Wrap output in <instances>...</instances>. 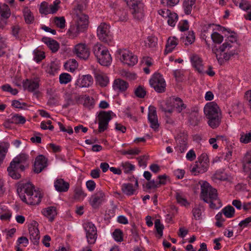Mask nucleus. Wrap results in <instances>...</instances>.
I'll return each instance as SVG.
<instances>
[{"mask_svg":"<svg viewBox=\"0 0 251 251\" xmlns=\"http://www.w3.org/2000/svg\"><path fill=\"white\" fill-rule=\"evenodd\" d=\"M236 41V37L231 35L220 46L212 47V51L215 54L219 64H222L225 61L228 60L231 56L237 53L238 46Z\"/></svg>","mask_w":251,"mask_h":251,"instance_id":"nucleus-1","label":"nucleus"},{"mask_svg":"<svg viewBox=\"0 0 251 251\" xmlns=\"http://www.w3.org/2000/svg\"><path fill=\"white\" fill-rule=\"evenodd\" d=\"M201 198L204 202L209 204L211 208L217 209L222 206V203L218 197L217 191L209 183L205 181L201 186Z\"/></svg>","mask_w":251,"mask_h":251,"instance_id":"nucleus-2","label":"nucleus"},{"mask_svg":"<svg viewBox=\"0 0 251 251\" xmlns=\"http://www.w3.org/2000/svg\"><path fill=\"white\" fill-rule=\"evenodd\" d=\"M93 51L98 62L102 66H108L112 62V57L107 48L97 43L93 48Z\"/></svg>","mask_w":251,"mask_h":251,"instance_id":"nucleus-3","label":"nucleus"},{"mask_svg":"<svg viewBox=\"0 0 251 251\" xmlns=\"http://www.w3.org/2000/svg\"><path fill=\"white\" fill-rule=\"evenodd\" d=\"M130 8L133 18L137 21L142 20L145 16V5L142 0H125Z\"/></svg>","mask_w":251,"mask_h":251,"instance_id":"nucleus-4","label":"nucleus"},{"mask_svg":"<svg viewBox=\"0 0 251 251\" xmlns=\"http://www.w3.org/2000/svg\"><path fill=\"white\" fill-rule=\"evenodd\" d=\"M209 158L205 153H202L198 158V161L191 168V172L194 175L206 172L209 167Z\"/></svg>","mask_w":251,"mask_h":251,"instance_id":"nucleus-5","label":"nucleus"},{"mask_svg":"<svg viewBox=\"0 0 251 251\" xmlns=\"http://www.w3.org/2000/svg\"><path fill=\"white\" fill-rule=\"evenodd\" d=\"M149 82L151 86L156 92L161 93L165 91L166 83L163 75L160 74L154 73L150 78Z\"/></svg>","mask_w":251,"mask_h":251,"instance_id":"nucleus-6","label":"nucleus"},{"mask_svg":"<svg viewBox=\"0 0 251 251\" xmlns=\"http://www.w3.org/2000/svg\"><path fill=\"white\" fill-rule=\"evenodd\" d=\"M110 26L105 23H101L97 28V36L102 42L110 43L112 39L113 36L110 30Z\"/></svg>","mask_w":251,"mask_h":251,"instance_id":"nucleus-7","label":"nucleus"},{"mask_svg":"<svg viewBox=\"0 0 251 251\" xmlns=\"http://www.w3.org/2000/svg\"><path fill=\"white\" fill-rule=\"evenodd\" d=\"M83 227L86 232L87 241L89 245H93L96 243L98 237L97 229L92 222H87L83 224Z\"/></svg>","mask_w":251,"mask_h":251,"instance_id":"nucleus-8","label":"nucleus"},{"mask_svg":"<svg viewBox=\"0 0 251 251\" xmlns=\"http://www.w3.org/2000/svg\"><path fill=\"white\" fill-rule=\"evenodd\" d=\"M111 111H101L98 115V132L101 133L107 129L109 121L111 120Z\"/></svg>","mask_w":251,"mask_h":251,"instance_id":"nucleus-9","label":"nucleus"},{"mask_svg":"<svg viewBox=\"0 0 251 251\" xmlns=\"http://www.w3.org/2000/svg\"><path fill=\"white\" fill-rule=\"evenodd\" d=\"M34 189V186L29 182H20L17 184V192L21 201L26 200L27 194H31Z\"/></svg>","mask_w":251,"mask_h":251,"instance_id":"nucleus-10","label":"nucleus"},{"mask_svg":"<svg viewBox=\"0 0 251 251\" xmlns=\"http://www.w3.org/2000/svg\"><path fill=\"white\" fill-rule=\"evenodd\" d=\"M119 53L121 55L120 60L121 61L128 66H133L138 62L137 56L127 50H120Z\"/></svg>","mask_w":251,"mask_h":251,"instance_id":"nucleus-11","label":"nucleus"},{"mask_svg":"<svg viewBox=\"0 0 251 251\" xmlns=\"http://www.w3.org/2000/svg\"><path fill=\"white\" fill-rule=\"evenodd\" d=\"M40 79L38 77L25 79L23 81V87L25 90L29 92L37 93L40 85Z\"/></svg>","mask_w":251,"mask_h":251,"instance_id":"nucleus-12","label":"nucleus"},{"mask_svg":"<svg viewBox=\"0 0 251 251\" xmlns=\"http://www.w3.org/2000/svg\"><path fill=\"white\" fill-rule=\"evenodd\" d=\"M105 200V194L101 190L92 195L89 201V204L94 209L98 208Z\"/></svg>","mask_w":251,"mask_h":251,"instance_id":"nucleus-13","label":"nucleus"},{"mask_svg":"<svg viewBox=\"0 0 251 251\" xmlns=\"http://www.w3.org/2000/svg\"><path fill=\"white\" fill-rule=\"evenodd\" d=\"M172 102L173 105V110L176 109L178 113H181L182 116H185V114H188L190 109L187 108L186 105L184 103L182 100L176 97H172Z\"/></svg>","mask_w":251,"mask_h":251,"instance_id":"nucleus-14","label":"nucleus"},{"mask_svg":"<svg viewBox=\"0 0 251 251\" xmlns=\"http://www.w3.org/2000/svg\"><path fill=\"white\" fill-rule=\"evenodd\" d=\"M93 74L96 83L101 87H105L109 83V78L105 73L99 69H94Z\"/></svg>","mask_w":251,"mask_h":251,"instance_id":"nucleus-15","label":"nucleus"},{"mask_svg":"<svg viewBox=\"0 0 251 251\" xmlns=\"http://www.w3.org/2000/svg\"><path fill=\"white\" fill-rule=\"evenodd\" d=\"M48 159L43 155H38L34 164L33 170L37 174L41 173L48 165Z\"/></svg>","mask_w":251,"mask_h":251,"instance_id":"nucleus-16","label":"nucleus"},{"mask_svg":"<svg viewBox=\"0 0 251 251\" xmlns=\"http://www.w3.org/2000/svg\"><path fill=\"white\" fill-rule=\"evenodd\" d=\"M204 113L206 117L222 114L219 106L214 101L209 102L206 104L204 107Z\"/></svg>","mask_w":251,"mask_h":251,"instance_id":"nucleus-17","label":"nucleus"},{"mask_svg":"<svg viewBox=\"0 0 251 251\" xmlns=\"http://www.w3.org/2000/svg\"><path fill=\"white\" fill-rule=\"evenodd\" d=\"M37 226L38 223L35 221L30 224L28 226L29 239L34 245L39 243L40 237V232Z\"/></svg>","mask_w":251,"mask_h":251,"instance_id":"nucleus-18","label":"nucleus"},{"mask_svg":"<svg viewBox=\"0 0 251 251\" xmlns=\"http://www.w3.org/2000/svg\"><path fill=\"white\" fill-rule=\"evenodd\" d=\"M74 52L80 58L86 60L90 55V51L85 44L79 43L75 46Z\"/></svg>","mask_w":251,"mask_h":251,"instance_id":"nucleus-19","label":"nucleus"},{"mask_svg":"<svg viewBox=\"0 0 251 251\" xmlns=\"http://www.w3.org/2000/svg\"><path fill=\"white\" fill-rule=\"evenodd\" d=\"M42 196L40 192L33 190L31 194H27L26 197V200H24L23 202L26 203L28 205H38L41 201Z\"/></svg>","mask_w":251,"mask_h":251,"instance_id":"nucleus-20","label":"nucleus"},{"mask_svg":"<svg viewBox=\"0 0 251 251\" xmlns=\"http://www.w3.org/2000/svg\"><path fill=\"white\" fill-rule=\"evenodd\" d=\"M128 87V82L120 78L115 79L112 85L113 90L118 93L126 92Z\"/></svg>","mask_w":251,"mask_h":251,"instance_id":"nucleus-21","label":"nucleus"},{"mask_svg":"<svg viewBox=\"0 0 251 251\" xmlns=\"http://www.w3.org/2000/svg\"><path fill=\"white\" fill-rule=\"evenodd\" d=\"M138 187V182L136 178H135L134 186L130 183H124L121 186L122 192L127 196H131L134 194L136 190Z\"/></svg>","mask_w":251,"mask_h":251,"instance_id":"nucleus-22","label":"nucleus"},{"mask_svg":"<svg viewBox=\"0 0 251 251\" xmlns=\"http://www.w3.org/2000/svg\"><path fill=\"white\" fill-rule=\"evenodd\" d=\"M54 187L55 190L58 192H66L69 189L70 183L63 178H57L54 180Z\"/></svg>","mask_w":251,"mask_h":251,"instance_id":"nucleus-23","label":"nucleus"},{"mask_svg":"<svg viewBox=\"0 0 251 251\" xmlns=\"http://www.w3.org/2000/svg\"><path fill=\"white\" fill-rule=\"evenodd\" d=\"M93 83V78L90 75H83L77 79L75 85L79 87H88Z\"/></svg>","mask_w":251,"mask_h":251,"instance_id":"nucleus-24","label":"nucleus"},{"mask_svg":"<svg viewBox=\"0 0 251 251\" xmlns=\"http://www.w3.org/2000/svg\"><path fill=\"white\" fill-rule=\"evenodd\" d=\"M175 197L177 203L181 206L188 207L190 205V202L188 201L184 194L180 191H176L175 193Z\"/></svg>","mask_w":251,"mask_h":251,"instance_id":"nucleus-25","label":"nucleus"},{"mask_svg":"<svg viewBox=\"0 0 251 251\" xmlns=\"http://www.w3.org/2000/svg\"><path fill=\"white\" fill-rule=\"evenodd\" d=\"M193 66L199 73H203V66L202 59L198 55H194L191 57Z\"/></svg>","mask_w":251,"mask_h":251,"instance_id":"nucleus-26","label":"nucleus"},{"mask_svg":"<svg viewBox=\"0 0 251 251\" xmlns=\"http://www.w3.org/2000/svg\"><path fill=\"white\" fill-rule=\"evenodd\" d=\"M178 44V40L176 37H170L167 40L164 50L165 54H168L173 51Z\"/></svg>","mask_w":251,"mask_h":251,"instance_id":"nucleus-27","label":"nucleus"},{"mask_svg":"<svg viewBox=\"0 0 251 251\" xmlns=\"http://www.w3.org/2000/svg\"><path fill=\"white\" fill-rule=\"evenodd\" d=\"M159 109L165 114H171L173 112V105L172 102V97L165 101L162 102L159 105Z\"/></svg>","mask_w":251,"mask_h":251,"instance_id":"nucleus-28","label":"nucleus"},{"mask_svg":"<svg viewBox=\"0 0 251 251\" xmlns=\"http://www.w3.org/2000/svg\"><path fill=\"white\" fill-rule=\"evenodd\" d=\"M42 41L48 46L52 52H56L58 50L59 44L55 40L44 37L42 38Z\"/></svg>","mask_w":251,"mask_h":251,"instance_id":"nucleus-29","label":"nucleus"},{"mask_svg":"<svg viewBox=\"0 0 251 251\" xmlns=\"http://www.w3.org/2000/svg\"><path fill=\"white\" fill-rule=\"evenodd\" d=\"M42 214L49 219L50 222H52L57 215L56 208L55 206H49L43 209Z\"/></svg>","mask_w":251,"mask_h":251,"instance_id":"nucleus-30","label":"nucleus"},{"mask_svg":"<svg viewBox=\"0 0 251 251\" xmlns=\"http://www.w3.org/2000/svg\"><path fill=\"white\" fill-rule=\"evenodd\" d=\"M7 170L8 175L13 179H18L21 178V175L17 167L15 166V163H14V161L11 162Z\"/></svg>","mask_w":251,"mask_h":251,"instance_id":"nucleus-31","label":"nucleus"},{"mask_svg":"<svg viewBox=\"0 0 251 251\" xmlns=\"http://www.w3.org/2000/svg\"><path fill=\"white\" fill-rule=\"evenodd\" d=\"M76 25L84 31L87 28L89 23L88 16L85 14L77 15Z\"/></svg>","mask_w":251,"mask_h":251,"instance_id":"nucleus-32","label":"nucleus"},{"mask_svg":"<svg viewBox=\"0 0 251 251\" xmlns=\"http://www.w3.org/2000/svg\"><path fill=\"white\" fill-rule=\"evenodd\" d=\"M196 0H184L182 3V9L187 15L191 14L193 8L195 7Z\"/></svg>","mask_w":251,"mask_h":251,"instance_id":"nucleus-33","label":"nucleus"},{"mask_svg":"<svg viewBox=\"0 0 251 251\" xmlns=\"http://www.w3.org/2000/svg\"><path fill=\"white\" fill-rule=\"evenodd\" d=\"M208 119V125L213 129L216 128L219 126L221 122L222 114L215 116L206 117Z\"/></svg>","mask_w":251,"mask_h":251,"instance_id":"nucleus-34","label":"nucleus"},{"mask_svg":"<svg viewBox=\"0 0 251 251\" xmlns=\"http://www.w3.org/2000/svg\"><path fill=\"white\" fill-rule=\"evenodd\" d=\"M9 147V144L8 143L4 142H0V165L2 163L5 158Z\"/></svg>","mask_w":251,"mask_h":251,"instance_id":"nucleus-35","label":"nucleus"},{"mask_svg":"<svg viewBox=\"0 0 251 251\" xmlns=\"http://www.w3.org/2000/svg\"><path fill=\"white\" fill-rule=\"evenodd\" d=\"M188 116L189 121L191 125L195 126L198 124V113L197 111H193L192 110L190 109V112L189 113L185 114V116Z\"/></svg>","mask_w":251,"mask_h":251,"instance_id":"nucleus-36","label":"nucleus"},{"mask_svg":"<svg viewBox=\"0 0 251 251\" xmlns=\"http://www.w3.org/2000/svg\"><path fill=\"white\" fill-rule=\"evenodd\" d=\"M66 70L73 72L77 68L78 63L75 59H71L68 60L64 65Z\"/></svg>","mask_w":251,"mask_h":251,"instance_id":"nucleus-37","label":"nucleus"},{"mask_svg":"<svg viewBox=\"0 0 251 251\" xmlns=\"http://www.w3.org/2000/svg\"><path fill=\"white\" fill-rule=\"evenodd\" d=\"M158 39L153 35L149 36L145 40V46L150 48H153L157 46Z\"/></svg>","mask_w":251,"mask_h":251,"instance_id":"nucleus-38","label":"nucleus"},{"mask_svg":"<svg viewBox=\"0 0 251 251\" xmlns=\"http://www.w3.org/2000/svg\"><path fill=\"white\" fill-rule=\"evenodd\" d=\"M23 15L25 22L27 24H31L33 23L34 17L28 7H25L23 9Z\"/></svg>","mask_w":251,"mask_h":251,"instance_id":"nucleus-39","label":"nucleus"},{"mask_svg":"<svg viewBox=\"0 0 251 251\" xmlns=\"http://www.w3.org/2000/svg\"><path fill=\"white\" fill-rule=\"evenodd\" d=\"M11 15L10 9L6 4L1 5L0 3V16L3 19H8Z\"/></svg>","mask_w":251,"mask_h":251,"instance_id":"nucleus-40","label":"nucleus"},{"mask_svg":"<svg viewBox=\"0 0 251 251\" xmlns=\"http://www.w3.org/2000/svg\"><path fill=\"white\" fill-rule=\"evenodd\" d=\"M203 208L201 205L195 206L192 210L193 218L196 220L201 219V215Z\"/></svg>","mask_w":251,"mask_h":251,"instance_id":"nucleus-41","label":"nucleus"},{"mask_svg":"<svg viewBox=\"0 0 251 251\" xmlns=\"http://www.w3.org/2000/svg\"><path fill=\"white\" fill-rule=\"evenodd\" d=\"M80 100L83 102L84 107L90 109L93 107L94 100L92 98L88 96H83L80 97Z\"/></svg>","mask_w":251,"mask_h":251,"instance_id":"nucleus-42","label":"nucleus"},{"mask_svg":"<svg viewBox=\"0 0 251 251\" xmlns=\"http://www.w3.org/2000/svg\"><path fill=\"white\" fill-rule=\"evenodd\" d=\"M87 196L86 193L81 187H75L74 190V198L76 200H82Z\"/></svg>","mask_w":251,"mask_h":251,"instance_id":"nucleus-43","label":"nucleus"},{"mask_svg":"<svg viewBox=\"0 0 251 251\" xmlns=\"http://www.w3.org/2000/svg\"><path fill=\"white\" fill-rule=\"evenodd\" d=\"M84 31L83 30L79 28V27L76 25H73L70 27L68 30L69 36L71 38L76 37L80 33V32Z\"/></svg>","mask_w":251,"mask_h":251,"instance_id":"nucleus-44","label":"nucleus"},{"mask_svg":"<svg viewBox=\"0 0 251 251\" xmlns=\"http://www.w3.org/2000/svg\"><path fill=\"white\" fill-rule=\"evenodd\" d=\"M223 214L227 218H231L235 215V209L231 205H227L222 210Z\"/></svg>","mask_w":251,"mask_h":251,"instance_id":"nucleus-45","label":"nucleus"},{"mask_svg":"<svg viewBox=\"0 0 251 251\" xmlns=\"http://www.w3.org/2000/svg\"><path fill=\"white\" fill-rule=\"evenodd\" d=\"M10 119V122H13V124H24L26 121L25 118L24 116L18 114L12 115Z\"/></svg>","mask_w":251,"mask_h":251,"instance_id":"nucleus-46","label":"nucleus"},{"mask_svg":"<svg viewBox=\"0 0 251 251\" xmlns=\"http://www.w3.org/2000/svg\"><path fill=\"white\" fill-rule=\"evenodd\" d=\"M248 166H251V152H247L243 159V170L245 172L249 171Z\"/></svg>","mask_w":251,"mask_h":251,"instance_id":"nucleus-47","label":"nucleus"},{"mask_svg":"<svg viewBox=\"0 0 251 251\" xmlns=\"http://www.w3.org/2000/svg\"><path fill=\"white\" fill-rule=\"evenodd\" d=\"M167 18L168 25L172 27L175 26L178 20L177 14L175 12H171Z\"/></svg>","mask_w":251,"mask_h":251,"instance_id":"nucleus-48","label":"nucleus"},{"mask_svg":"<svg viewBox=\"0 0 251 251\" xmlns=\"http://www.w3.org/2000/svg\"><path fill=\"white\" fill-rule=\"evenodd\" d=\"M59 79L60 84H66L71 82L72 76L68 73H63L60 75Z\"/></svg>","mask_w":251,"mask_h":251,"instance_id":"nucleus-49","label":"nucleus"},{"mask_svg":"<svg viewBox=\"0 0 251 251\" xmlns=\"http://www.w3.org/2000/svg\"><path fill=\"white\" fill-rule=\"evenodd\" d=\"M33 59L37 63H39L45 58L44 52L38 50H35L33 51Z\"/></svg>","mask_w":251,"mask_h":251,"instance_id":"nucleus-50","label":"nucleus"},{"mask_svg":"<svg viewBox=\"0 0 251 251\" xmlns=\"http://www.w3.org/2000/svg\"><path fill=\"white\" fill-rule=\"evenodd\" d=\"M61 1L60 0H55L52 4H49V14L56 13L60 8V4Z\"/></svg>","mask_w":251,"mask_h":251,"instance_id":"nucleus-51","label":"nucleus"},{"mask_svg":"<svg viewBox=\"0 0 251 251\" xmlns=\"http://www.w3.org/2000/svg\"><path fill=\"white\" fill-rule=\"evenodd\" d=\"M53 22L56 26L60 28H64L65 27L66 21L64 17H55Z\"/></svg>","mask_w":251,"mask_h":251,"instance_id":"nucleus-52","label":"nucleus"},{"mask_svg":"<svg viewBox=\"0 0 251 251\" xmlns=\"http://www.w3.org/2000/svg\"><path fill=\"white\" fill-rule=\"evenodd\" d=\"M154 226L157 232V237L160 238L163 235V230L164 229V226L161 224L160 221L159 219H156L154 223Z\"/></svg>","mask_w":251,"mask_h":251,"instance_id":"nucleus-53","label":"nucleus"},{"mask_svg":"<svg viewBox=\"0 0 251 251\" xmlns=\"http://www.w3.org/2000/svg\"><path fill=\"white\" fill-rule=\"evenodd\" d=\"M240 141L242 143L248 144L251 142V132H241L240 134Z\"/></svg>","mask_w":251,"mask_h":251,"instance_id":"nucleus-54","label":"nucleus"},{"mask_svg":"<svg viewBox=\"0 0 251 251\" xmlns=\"http://www.w3.org/2000/svg\"><path fill=\"white\" fill-rule=\"evenodd\" d=\"M122 169L125 174H128L130 172L134 171L135 169L134 165L130 164V163L126 162L122 163L121 164Z\"/></svg>","mask_w":251,"mask_h":251,"instance_id":"nucleus-55","label":"nucleus"},{"mask_svg":"<svg viewBox=\"0 0 251 251\" xmlns=\"http://www.w3.org/2000/svg\"><path fill=\"white\" fill-rule=\"evenodd\" d=\"M122 154L126 155H136L139 154L140 152V150L137 148H135L133 149H130L128 150H122L120 151Z\"/></svg>","mask_w":251,"mask_h":251,"instance_id":"nucleus-56","label":"nucleus"},{"mask_svg":"<svg viewBox=\"0 0 251 251\" xmlns=\"http://www.w3.org/2000/svg\"><path fill=\"white\" fill-rule=\"evenodd\" d=\"M112 236L117 242H121L123 241V233L120 229H116L112 233Z\"/></svg>","mask_w":251,"mask_h":251,"instance_id":"nucleus-57","label":"nucleus"},{"mask_svg":"<svg viewBox=\"0 0 251 251\" xmlns=\"http://www.w3.org/2000/svg\"><path fill=\"white\" fill-rule=\"evenodd\" d=\"M134 94L137 97L143 98L146 95V91L144 87L139 86L135 89Z\"/></svg>","mask_w":251,"mask_h":251,"instance_id":"nucleus-58","label":"nucleus"},{"mask_svg":"<svg viewBox=\"0 0 251 251\" xmlns=\"http://www.w3.org/2000/svg\"><path fill=\"white\" fill-rule=\"evenodd\" d=\"M210 36L213 42L216 44L221 43L224 39L223 36L217 32L211 34Z\"/></svg>","mask_w":251,"mask_h":251,"instance_id":"nucleus-59","label":"nucleus"},{"mask_svg":"<svg viewBox=\"0 0 251 251\" xmlns=\"http://www.w3.org/2000/svg\"><path fill=\"white\" fill-rule=\"evenodd\" d=\"M49 4L46 1H43L41 2L40 8L39 12L41 14H44L45 15L49 14Z\"/></svg>","mask_w":251,"mask_h":251,"instance_id":"nucleus-60","label":"nucleus"},{"mask_svg":"<svg viewBox=\"0 0 251 251\" xmlns=\"http://www.w3.org/2000/svg\"><path fill=\"white\" fill-rule=\"evenodd\" d=\"M1 89L3 91L10 93L13 95H16L18 94V91L17 89H13L8 84H5L1 86Z\"/></svg>","mask_w":251,"mask_h":251,"instance_id":"nucleus-61","label":"nucleus"},{"mask_svg":"<svg viewBox=\"0 0 251 251\" xmlns=\"http://www.w3.org/2000/svg\"><path fill=\"white\" fill-rule=\"evenodd\" d=\"M28 158V155L25 153H21L14 158L12 161H14V163L21 164L26 161Z\"/></svg>","mask_w":251,"mask_h":251,"instance_id":"nucleus-62","label":"nucleus"},{"mask_svg":"<svg viewBox=\"0 0 251 251\" xmlns=\"http://www.w3.org/2000/svg\"><path fill=\"white\" fill-rule=\"evenodd\" d=\"M189 27V23L188 21L186 20L180 21L178 25V28L182 32L188 30Z\"/></svg>","mask_w":251,"mask_h":251,"instance_id":"nucleus-63","label":"nucleus"},{"mask_svg":"<svg viewBox=\"0 0 251 251\" xmlns=\"http://www.w3.org/2000/svg\"><path fill=\"white\" fill-rule=\"evenodd\" d=\"M158 119L156 111L153 107H149V112L148 114V120L149 121H154Z\"/></svg>","mask_w":251,"mask_h":251,"instance_id":"nucleus-64","label":"nucleus"}]
</instances>
